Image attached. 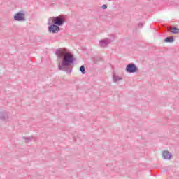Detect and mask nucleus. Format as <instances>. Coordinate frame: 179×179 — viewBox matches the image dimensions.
<instances>
[{
    "label": "nucleus",
    "instance_id": "obj_2",
    "mask_svg": "<svg viewBox=\"0 0 179 179\" xmlns=\"http://www.w3.org/2000/svg\"><path fill=\"white\" fill-rule=\"evenodd\" d=\"M49 20H52L54 24L59 27V26H63L64 23H65V17L64 15L52 17L49 18Z\"/></svg>",
    "mask_w": 179,
    "mask_h": 179
},
{
    "label": "nucleus",
    "instance_id": "obj_6",
    "mask_svg": "<svg viewBox=\"0 0 179 179\" xmlns=\"http://www.w3.org/2000/svg\"><path fill=\"white\" fill-rule=\"evenodd\" d=\"M9 119V112L8 111H2L0 112V120L1 121H6V120Z\"/></svg>",
    "mask_w": 179,
    "mask_h": 179
},
{
    "label": "nucleus",
    "instance_id": "obj_10",
    "mask_svg": "<svg viewBox=\"0 0 179 179\" xmlns=\"http://www.w3.org/2000/svg\"><path fill=\"white\" fill-rule=\"evenodd\" d=\"M22 139L25 141L26 143H29V142H31V141L34 139V137L33 136H30L29 137L23 136Z\"/></svg>",
    "mask_w": 179,
    "mask_h": 179
},
{
    "label": "nucleus",
    "instance_id": "obj_14",
    "mask_svg": "<svg viewBox=\"0 0 179 179\" xmlns=\"http://www.w3.org/2000/svg\"><path fill=\"white\" fill-rule=\"evenodd\" d=\"M102 8H103V9H107V5L103 4V5L102 6Z\"/></svg>",
    "mask_w": 179,
    "mask_h": 179
},
{
    "label": "nucleus",
    "instance_id": "obj_7",
    "mask_svg": "<svg viewBox=\"0 0 179 179\" xmlns=\"http://www.w3.org/2000/svg\"><path fill=\"white\" fill-rule=\"evenodd\" d=\"M109 43H110V39L108 38L102 39L99 41L100 47H103L104 48H106V47H108Z\"/></svg>",
    "mask_w": 179,
    "mask_h": 179
},
{
    "label": "nucleus",
    "instance_id": "obj_4",
    "mask_svg": "<svg viewBox=\"0 0 179 179\" xmlns=\"http://www.w3.org/2000/svg\"><path fill=\"white\" fill-rule=\"evenodd\" d=\"M51 20H48V31L49 33H52L53 34H55V33H58L59 31V27H57L55 24H51Z\"/></svg>",
    "mask_w": 179,
    "mask_h": 179
},
{
    "label": "nucleus",
    "instance_id": "obj_1",
    "mask_svg": "<svg viewBox=\"0 0 179 179\" xmlns=\"http://www.w3.org/2000/svg\"><path fill=\"white\" fill-rule=\"evenodd\" d=\"M55 55L57 56L59 71H63L66 73H71L72 72V67L71 66L75 62L73 55L70 54L66 49L59 48L56 50Z\"/></svg>",
    "mask_w": 179,
    "mask_h": 179
},
{
    "label": "nucleus",
    "instance_id": "obj_9",
    "mask_svg": "<svg viewBox=\"0 0 179 179\" xmlns=\"http://www.w3.org/2000/svg\"><path fill=\"white\" fill-rule=\"evenodd\" d=\"M170 33H172L173 34H178L179 33V29L173 27L169 29Z\"/></svg>",
    "mask_w": 179,
    "mask_h": 179
},
{
    "label": "nucleus",
    "instance_id": "obj_16",
    "mask_svg": "<svg viewBox=\"0 0 179 179\" xmlns=\"http://www.w3.org/2000/svg\"><path fill=\"white\" fill-rule=\"evenodd\" d=\"M109 1H111V0H109Z\"/></svg>",
    "mask_w": 179,
    "mask_h": 179
},
{
    "label": "nucleus",
    "instance_id": "obj_3",
    "mask_svg": "<svg viewBox=\"0 0 179 179\" xmlns=\"http://www.w3.org/2000/svg\"><path fill=\"white\" fill-rule=\"evenodd\" d=\"M14 20L16 22H26V14L24 11H20L15 14Z\"/></svg>",
    "mask_w": 179,
    "mask_h": 179
},
{
    "label": "nucleus",
    "instance_id": "obj_5",
    "mask_svg": "<svg viewBox=\"0 0 179 179\" xmlns=\"http://www.w3.org/2000/svg\"><path fill=\"white\" fill-rule=\"evenodd\" d=\"M126 71H127L129 73H135L138 72V67L135 64L130 63L126 66Z\"/></svg>",
    "mask_w": 179,
    "mask_h": 179
},
{
    "label": "nucleus",
    "instance_id": "obj_15",
    "mask_svg": "<svg viewBox=\"0 0 179 179\" xmlns=\"http://www.w3.org/2000/svg\"><path fill=\"white\" fill-rule=\"evenodd\" d=\"M138 27H143V24L139 23L138 24Z\"/></svg>",
    "mask_w": 179,
    "mask_h": 179
},
{
    "label": "nucleus",
    "instance_id": "obj_8",
    "mask_svg": "<svg viewBox=\"0 0 179 179\" xmlns=\"http://www.w3.org/2000/svg\"><path fill=\"white\" fill-rule=\"evenodd\" d=\"M162 157H163V159H164L165 160H170V159L173 157V155L168 150H165V151H163L162 152Z\"/></svg>",
    "mask_w": 179,
    "mask_h": 179
},
{
    "label": "nucleus",
    "instance_id": "obj_11",
    "mask_svg": "<svg viewBox=\"0 0 179 179\" xmlns=\"http://www.w3.org/2000/svg\"><path fill=\"white\" fill-rule=\"evenodd\" d=\"M113 82H118V80H122V78L118 76L115 73H113Z\"/></svg>",
    "mask_w": 179,
    "mask_h": 179
},
{
    "label": "nucleus",
    "instance_id": "obj_13",
    "mask_svg": "<svg viewBox=\"0 0 179 179\" xmlns=\"http://www.w3.org/2000/svg\"><path fill=\"white\" fill-rule=\"evenodd\" d=\"M80 71H81V73H83V75H85V73H86V70L85 69V66L82 65L80 67Z\"/></svg>",
    "mask_w": 179,
    "mask_h": 179
},
{
    "label": "nucleus",
    "instance_id": "obj_12",
    "mask_svg": "<svg viewBox=\"0 0 179 179\" xmlns=\"http://www.w3.org/2000/svg\"><path fill=\"white\" fill-rule=\"evenodd\" d=\"M164 41L165 43H173L174 41V37L173 36L166 37Z\"/></svg>",
    "mask_w": 179,
    "mask_h": 179
}]
</instances>
